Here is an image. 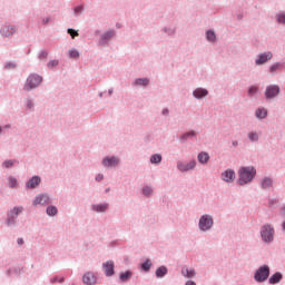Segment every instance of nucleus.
I'll list each match as a JSON object with an SVG mask.
<instances>
[{
    "instance_id": "nucleus-1",
    "label": "nucleus",
    "mask_w": 285,
    "mask_h": 285,
    "mask_svg": "<svg viewBox=\"0 0 285 285\" xmlns=\"http://www.w3.org/2000/svg\"><path fill=\"white\" fill-rule=\"evenodd\" d=\"M255 175H257V169L254 166H244L238 169V186H246V184H250L253 179H255Z\"/></svg>"
},
{
    "instance_id": "nucleus-2",
    "label": "nucleus",
    "mask_w": 285,
    "mask_h": 285,
    "mask_svg": "<svg viewBox=\"0 0 285 285\" xmlns=\"http://www.w3.org/2000/svg\"><path fill=\"white\" fill-rule=\"evenodd\" d=\"M21 213H23V206H14L7 210V217L4 219L7 228H17V219H19Z\"/></svg>"
},
{
    "instance_id": "nucleus-3",
    "label": "nucleus",
    "mask_w": 285,
    "mask_h": 285,
    "mask_svg": "<svg viewBox=\"0 0 285 285\" xmlns=\"http://www.w3.org/2000/svg\"><path fill=\"white\" fill-rule=\"evenodd\" d=\"M43 83V77L39 73H30L23 85L24 92H32Z\"/></svg>"
},
{
    "instance_id": "nucleus-4",
    "label": "nucleus",
    "mask_w": 285,
    "mask_h": 285,
    "mask_svg": "<svg viewBox=\"0 0 285 285\" xmlns=\"http://www.w3.org/2000/svg\"><path fill=\"white\" fill-rule=\"evenodd\" d=\"M215 226V219L210 214H203L198 219V230L200 233H210Z\"/></svg>"
},
{
    "instance_id": "nucleus-5",
    "label": "nucleus",
    "mask_w": 285,
    "mask_h": 285,
    "mask_svg": "<svg viewBox=\"0 0 285 285\" xmlns=\"http://www.w3.org/2000/svg\"><path fill=\"white\" fill-rule=\"evenodd\" d=\"M261 239L264 244H273L275 240V227L271 224H265L261 227Z\"/></svg>"
},
{
    "instance_id": "nucleus-6",
    "label": "nucleus",
    "mask_w": 285,
    "mask_h": 285,
    "mask_svg": "<svg viewBox=\"0 0 285 285\" xmlns=\"http://www.w3.org/2000/svg\"><path fill=\"white\" fill-rule=\"evenodd\" d=\"M271 277V267L268 265L259 266L254 273V279L257 284H264Z\"/></svg>"
},
{
    "instance_id": "nucleus-7",
    "label": "nucleus",
    "mask_w": 285,
    "mask_h": 285,
    "mask_svg": "<svg viewBox=\"0 0 285 285\" xmlns=\"http://www.w3.org/2000/svg\"><path fill=\"white\" fill-rule=\"evenodd\" d=\"M114 37H117V31H115V29H109L105 31L99 36L97 46H99L100 48H106L110 46V41H112Z\"/></svg>"
},
{
    "instance_id": "nucleus-8",
    "label": "nucleus",
    "mask_w": 285,
    "mask_h": 285,
    "mask_svg": "<svg viewBox=\"0 0 285 285\" xmlns=\"http://www.w3.org/2000/svg\"><path fill=\"white\" fill-rule=\"evenodd\" d=\"M279 92H282V88H279V85H268L265 88V99L267 101H271L279 97Z\"/></svg>"
},
{
    "instance_id": "nucleus-9",
    "label": "nucleus",
    "mask_w": 285,
    "mask_h": 285,
    "mask_svg": "<svg viewBox=\"0 0 285 285\" xmlns=\"http://www.w3.org/2000/svg\"><path fill=\"white\" fill-rule=\"evenodd\" d=\"M101 164L104 168H117V166H120L121 164V158L116 155L106 156L102 158Z\"/></svg>"
},
{
    "instance_id": "nucleus-10",
    "label": "nucleus",
    "mask_w": 285,
    "mask_h": 285,
    "mask_svg": "<svg viewBox=\"0 0 285 285\" xmlns=\"http://www.w3.org/2000/svg\"><path fill=\"white\" fill-rule=\"evenodd\" d=\"M18 27L14 24H2L0 27V35L4 39H10V37L14 36V32H17Z\"/></svg>"
},
{
    "instance_id": "nucleus-11",
    "label": "nucleus",
    "mask_w": 285,
    "mask_h": 285,
    "mask_svg": "<svg viewBox=\"0 0 285 285\" xmlns=\"http://www.w3.org/2000/svg\"><path fill=\"white\" fill-rule=\"evenodd\" d=\"M271 59H273V51L261 52L255 59V66H265Z\"/></svg>"
},
{
    "instance_id": "nucleus-12",
    "label": "nucleus",
    "mask_w": 285,
    "mask_h": 285,
    "mask_svg": "<svg viewBox=\"0 0 285 285\" xmlns=\"http://www.w3.org/2000/svg\"><path fill=\"white\" fill-rule=\"evenodd\" d=\"M195 166H197L196 160H190L187 164H184V161L178 160L176 164V168L177 170H179V173H188V170H195Z\"/></svg>"
},
{
    "instance_id": "nucleus-13",
    "label": "nucleus",
    "mask_w": 285,
    "mask_h": 285,
    "mask_svg": "<svg viewBox=\"0 0 285 285\" xmlns=\"http://www.w3.org/2000/svg\"><path fill=\"white\" fill-rule=\"evenodd\" d=\"M39 186H41V176L39 175L32 176L26 183L27 190H35L36 188H39Z\"/></svg>"
},
{
    "instance_id": "nucleus-14",
    "label": "nucleus",
    "mask_w": 285,
    "mask_h": 285,
    "mask_svg": "<svg viewBox=\"0 0 285 285\" xmlns=\"http://www.w3.org/2000/svg\"><path fill=\"white\" fill-rule=\"evenodd\" d=\"M237 175L235 174L234 169H226L220 174L222 181H225V184H233L236 179Z\"/></svg>"
},
{
    "instance_id": "nucleus-15",
    "label": "nucleus",
    "mask_w": 285,
    "mask_h": 285,
    "mask_svg": "<svg viewBox=\"0 0 285 285\" xmlns=\"http://www.w3.org/2000/svg\"><path fill=\"white\" fill-rule=\"evenodd\" d=\"M102 272L105 273V277H112L115 275V261L109 259L102 263Z\"/></svg>"
},
{
    "instance_id": "nucleus-16",
    "label": "nucleus",
    "mask_w": 285,
    "mask_h": 285,
    "mask_svg": "<svg viewBox=\"0 0 285 285\" xmlns=\"http://www.w3.org/2000/svg\"><path fill=\"white\" fill-rule=\"evenodd\" d=\"M283 70H285V61H276L272 63L268 68V72L272 76L279 75V72H282Z\"/></svg>"
},
{
    "instance_id": "nucleus-17",
    "label": "nucleus",
    "mask_w": 285,
    "mask_h": 285,
    "mask_svg": "<svg viewBox=\"0 0 285 285\" xmlns=\"http://www.w3.org/2000/svg\"><path fill=\"white\" fill-rule=\"evenodd\" d=\"M33 206H46V204H50V196L46 193L38 194L33 199Z\"/></svg>"
},
{
    "instance_id": "nucleus-18",
    "label": "nucleus",
    "mask_w": 285,
    "mask_h": 285,
    "mask_svg": "<svg viewBox=\"0 0 285 285\" xmlns=\"http://www.w3.org/2000/svg\"><path fill=\"white\" fill-rule=\"evenodd\" d=\"M82 284L85 285H97V275L95 272L89 271L82 275Z\"/></svg>"
},
{
    "instance_id": "nucleus-19",
    "label": "nucleus",
    "mask_w": 285,
    "mask_h": 285,
    "mask_svg": "<svg viewBox=\"0 0 285 285\" xmlns=\"http://www.w3.org/2000/svg\"><path fill=\"white\" fill-rule=\"evenodd\" d=\"M134 88H148L150 86V79L148 78H136L131 82Z\"/></svg>"
},
{
    "instance_id": "nucleus-20",
    "label": "nucleus",
    "mask_w": 285,
    "mask_h": 285,
    "mask_svg": "<svg viewBox=\"0 0 285 285\" xmlns=\"http://www.w3.org/2000/svg\"><path fill=\"white\" fill-rule=\"evenodd\" d=\"M23 106H24L26 112H35V108L37 106V104L35 102V98L32 97L24 98Z\"/></svg>"
},
{
    "instance_id": "nucleus-21",
    "label": "nucleus",
    "mask_w": 285,
    "mask_h": 285,
    "mask_svg": "<svg viewBox=\"0 0 285 285\" xmlns=\"http://www.w3.org/2000/svg\"><path fill=\"white\" fill-rule=\"evenodd\" d=\"M209 95L208 89L198 87L193 91L194 99H206V96Z\"/></svg>"
},
{
    "instance_id": "nucleus-22",
    "label": "nucleus",
    "mask_w": 285,
    "mask_h": 285,
    "mask_svg": "<svg viewBox=\"0 0 285 285\" xmlns=\"http://www.w3.org/2000/svg\"><path fill=\"white\" fill-rule=\"evenodd\" d=\"M109 206L110 205L108 203L92 204L91 210H92V213H106V210H108Z\"/></svg>"
},
{
    "instance_id": "nucleus-23",
    "label": "nucleus",
    "mask_w": 285,
    "mask_h": 285,
    "mask_svg": "<svg viewBox=\"0 0 285 285\" xmlns=\"http://www.w3.org/2000/svg\"><path fill=\"white\" fill-rule=\"evenodd\" d=\"M282 279H284V275L282 274V272H276L268 278V283L275 285L279 284Z\"/></svg>"
},
{
    "instance_id": "nucleus-24",
    "label": "nucleus",
    "mask_w": 285,
    "mask_h": 285,
    "mask_svg": "<svg viewBox=\"0 0 285 285\" xmlns=\"http://www.w3.org/2000/svg\"><path fill=\"white\" fill-rule=\"evenodd\" d=\"M205 38L208 41V43L217 42V33H215V30H213V29H209L205 32Z\"/></svg>"
},
{
    "instance_id": "nucleus-25",
    "label": "nucleus",
    "mask_w": 285,
    "mask_h": 285,
    "mask_svg": "<svg viewBox=\"0 0 285 285\" xmlns=\"http://www.w3.org/2000/svg\"><path fill=\"white\" fill-rule=\"evenodd\" d=\"M195 137H197V132L195 130L186 131L180 136L179 141H181V144H186L188 139H193Z\"/></svg>"
},
{
    "instance_id": "nucleus-26",
    "label": "nucleus",
    "mask_w": 285,
    "mask_h": 285,
    "mask_svg": "<svg viewBox=\"0 0 285 285\" xmlns=\"http://www.w3.org/2000/svg\"><path fill=\"white\" fill-rule=\"evenodd\" d=\"M155 275H156L157 279H164V276L168 275V267H166L165 265L159 266L156 269Z\"/></svg>"
},
{
    "instance_id": "nucleus-27",
    "label": "nucleus",
    "mask_w": 285,
    "mask_h": 285,
    "mask_svg": "<svg viewBox=\"0 0 285 285\" xmlns=\"http://www.w3.org/2000/svg\"><path fill=\"white\" fill-rule=\"evenodd\" d=\"M181 275H183V277H186L187 279H193V277H195V275H196L195 268L188 269L187 267H183Z\"/></svg>"
},
{
    "instance_id": "nucleus-28",
    "label": "nucleus",
    "mask_w": 285,
    "mask_h": 285,
    "mask_svg": "<svg viewBox=\"0 0 285 285\" xmlns=\"http://www.w3.org/2000/svg\"><path fill=\"white\" fill-rule=\"evenodd\" d=\"M46 214L48 217H57V215H59V208H57L55 205H49L46 208Z\"/></svg>"
},
{
    "instance_id": "nucleus-29",
    "label": "nucleus",
    "mask_w": 285,
    "mask_h": 285,
    "mask_svg": "<svg viewBox=\"0 0 285 285\" xmlns=\"http://www.w3.org/2000/svg\"><path fill=\"white\" fill-rule=\"evenodd\" d=\"M131 277H132V271L130 269H127L126 272H122L119 274V281L122 284H126V282H128Z\"/></svg>"
},
{
    "instance_id": "nucleus-30",
    "label": "nucleus",
    "mask_w": 285,
    "mask_h": 285,
    "mask_svg": "<svg viewBox=\"0 0 285 285\" xmlns=\"http://www.w3.org/2000/svg\"><path fill=\"white\" fill-rule=\"evenodd\" d=\"M14 166H19V160L18 159H6L2 163V168L10 169V168H14Z\"/></svg>"
},
{
    "instance_id": "nucleus-31",
    "label": "nucleus",
    "mask_w": 285,
    "mask_h": 285,
    "mask_svg": "<svg viewBox=\"0 0 285 285\" xmlns=\"http://www.w3.org/2000/svg\"><path fill=\"white\" fill-rule=\"evenodd\" d=\"M255 117L256 119H266V117H268V110L266 108H257Z\"/></svg>"
},
{
    "instance_id": "nucleus-32",
    "label": "nucleus",
    "mask_w": 285,
    "mask_h": 285,
    "mask_svg": "<svg viewBox=\"0 0 285 285\" xmlns=\"http://www.w3.org/2000/svg\"><path fill=\"white\" fill-rule=\"evenodd\" d=\"M247 139H248V141H250V144H257V141H259V132L248 131Z\"/></svg>"
},
{
    "instance_id": "nucleus-33",
    "label": "nucleus",
    "mask_w": 285,
    "mask_h": 285,
    "mask_svg": "<svg viewBox=\"0 0 285 285\" xmlns=\"http://www.w3.org/2000/svg\"><path fill=\"white\" fill-rule=\"evenodd\" d=\"M140 268L144 271V273H150V268H153V261H150V258L145 259L140 264Z\"/></svg>"
},
{
    "instance_id": "nucleus-34",
    "label": "nucleus",
    "mask_w": 285,
    "mask_h": 285,
    "mask_svg": "<svg viewBox=\"0 0 285 285\" xmlns=\"http://www.w3.org/2000/svg\"><path fill=\"white\" fill-rule=\"evenodd\" d=\"M273 186V178L271 177H264L261 181V188H263V190H266V188H271Z\"/></svg>"
},
{
    "instance_id": "nucleus-35",
    "label": "nucleus",
    "mask_w": 285,
    "mask_h": 285,
    "mask_svg": "<svg viewBox=\"0 0 285 285\" xmlns=\"http://www.w3.org/2000/svg\"><path fill=\"white\" fill-rule=\"evenodd\" d=\"M197 159H198L199 164L205 165L207 161L210 160V155H208V153H206V151H200L197 156Z\"/></svg>"
},
{
    "instance_id": "nucleus-36",
    "label": "nucleus",
    "mask_w": 285,
    "mask_h": 285,
    "mask_svg": "<svg viewBox=\"0 0 285 285\" xmlns=\"http://www.w3.org/2000/svg\"><path fill=\"white\" fill-rule=\"evenodd\" d=\"M164 157L161 154H153L149 158L150 164L159 165L163 161Z\"/></svg>"
},
{
    "instance_id": "nucleus-37",
    "label": "nucleus",
    "mask_w": 285,
    "mask_h": 285,
    "mask_svg": "<svg viewBox=\"0 0 285 285\" xmlns=\"http://www.w3.org/2000/svg\"><path fill=\"white\" fill-rule=\"evenodd\" d=\"M50 284H63L66 282L65 276L55 275L49 279Z\"/></svg>"
},
{
    "instance_id": "nucleus-38",
    "label": "nucleus",
    "mask_w": 285,
    "mask_h": 285,
    "mask_svg": "<svg viewBox=\"0 0 285 285\" xmlns=\"http://www.w3.org/2000/svg\"><path fill=\"white\" fill-rule=\"evenodd\" d=\"M86 8H83L82 4H79L77 7L73 8V17H81V14H83Z\"/></svg>"
},
{
    "instance_id": "nucleus-39",
    "label": "nucleus",
    "mask_w": 285,
    "mask_h": 285,
    "mask_svg": "<svg viewBox=\"0 0 285 285\" xmlns=\"http://www.w3.org/2000/svg\"><path fill=\"white\" fill-rule=\"evenodd\" d=\"M257 92H259V87H257V86L248 87V90H247L248 97H255V95H257Z\"/></svg>"
},
{
    "instance_id": "nucleus-40",
    "label": "nucleus",
    "mask_w": 285,
    "mask_h": 285,
    "mask_svg": "<svg viewBox=\"0 0 285 285\" xmlns=\"http://www.w3.org/2000/svg\"><path fill=\"white\" fill-rule=\"evenodd\" d=\"M141 194H142L145 197H151V195H153V187H150V186H145V187H142Z\"/></svg>"
},
{
    "instance_id": "nucleus-41",
    "label": "nucleus",
    "mask_w": 285,
    "mask_h": 285,
    "mask_svg": "<svg viewBox=\"0 0 285 285\" xmlns=\"http://www.w3.org/2000/svg\"><path fill=\"white\" fill-rule=\"evenodd\" d=\"M161 32H165V35H167L168 37H173V35H175V32H177V30L175 28L164 27L161 29Z\"/></svg>"
},
{
    "instance_id": "nucleus-42",
    "label": "nucleus",
    "mask_w": 285,
    "mask_h": 285,
    "mask_svg": "<svg viewBox=\"0 0 285 285\" xmlns=\"http://www.w3.org/2000/svg\"><path fill=\"white\" fill-rule=\"evenodd\" d=\"M276 21L281 26H285V12L276 13Z\"/></svg>"
},
{
    "instance_id": "nucleus-43",
    "label": "nucleus",
    "mask_w": 285,
    "mask_h": 285,
    "mask_svg": "<svg viewBox=\"0 0 285 285\" xmlns=\"http://www.w3.org/2000/svg\"><path fill=\"white\" fill-rule=\"evenodd\" d=\"M8 186L9 188H17V179L14 178V176L8 177Z\"/></svg>"
},
{
    "instance_id": "nucleus-44",
    "label": "nucleus",
    "mask_w": 285,
    "mask_h": 285,
    "mask_svg": "<svg viewBox=\"0 0 285 285\" xmlns=\"http://www.w3.org/2000/svg\"><path fill=\"white\" fill-rule=\"evenodd\" d=\"M57 66H59V60L57 59L49 60L47 62V68H49V70H52V68H57Z\"/></svg>"
},
{
    "instance_id": "nucleus-45",
    "label": "nucleus",
    "mask_w": 285,
    "mask_h": 285,
    "mask_svg": "<svg viewBox=\"0 0 285 285\" xmlns=\"http://www.w3.org/2000/svg\"><path fill=\"white\" fill-rule=\"evenodd\" d=\"M69 59H79V51L77 49H70Z\"/></svg>"
},
{
    "instance_id": "nucleus-46",
    "label": "nucleus",
    "mask_w": 285,
    "mask_h": 285,
    "mask_svg": "<svg viewBox=\"0 0 285 285\" xmlns=\"http://www.w3.org/2000/svg\"><path fill=\"white\" fill-rule=\"evenodd\" d=\"M14 68H17V63L9 61L4 63V70H14Z\"/></svg>"
},
{
    "instance_id": "nucleus-47",
    "label": "nucleus",
    "mask_w": 285,
    "mask_h": 285,
    "mask_svg": "<svg viewBox=\"0 0 285 285\" xmlns=\"http://www.w3.org/2000/svg\"><path fill=\"white\" fill-rule=\"evenodd\" d=\"M67 35H70L71 39H75V37H79V31H77L72 28H69V29H67Z\"/></svg>"
},
{
    "instance_id": "nucleus-48",
    "label": "nucleus",
    "mask_w": 285,
    "mask_h": 285,
    "mask_svg": "<svg viewBox=\"0 0 285 285\" xmlns=\"http://www.w3.org/2000/svg\"><path fill=\"white\" fill-rule=\"evenodd\" d=\"M38 59H48V51L47 50H41L39 53H38Z\"/></svg>"
},
{
    "instance_id": "nucleus-49",
    "label": "nucleus",
    "mask_w": 285,
    "mask_h": 285,
    "mask_svg": "<svg viewBox=\"0 0 285 285\" xmlns=\"http://www.w3.org/2000/svg\"><path fill=\"white\" fill-rule=\"evenodd\" d=\"M161 115H163V117H168V116L170 115V109L164 108V109L161 110Z\"/></svg>"
},
{
    "instance_id": "nucleus-50",
    "label": "nucleus",
    "mask_w": 285,
    "mask_h": 285,
    "mask_svg": "<svg viewBox=\"0 0 285 285\" xmlns=\"http://www.w3.org/2000/svg\"><path fill=\"white\" fill-rule=\"evenodd\" d=\"M50 21H51L50 17L43 18L42 19V26H48V23H50Z\"/></svg>"
},
{
    "instance_id": "nucleus-51",
    "label": "nucleus",
    "mask_w": 285,
    "mask_h": 285,
    "mask_svg": "<svg viewBox=\"0 0 285 285\" xmlns=\"http://www.w3.org/2000/svg\"><path fill=\"white\" fill-rule=\"evenodd\" d=\"M96 181H104V174H98L95 178Z\"/></svg>"
},
{
    "instance_id": "nucleus-52",
    "label": "nucleus",
    "mask_w": 285,
    "mask_h": 285,
    "mask_svg": "<svg viewBox=\"0 0 285 285\" xmlns=\"http://www.w3.org/2000/svg\"><path fill=\"white\" fill-rule=\"evenodd\" d=\"M17 244L18 246H23V244H26V240H23V238H17Z\"/></svg>"
},
{
    "instance_id": "nucleus-53",
    "label": "nucleus",
    "mask_w": 285,
    "mask_h": 285,
    "mask_svg": "<svg viewBox=\"0 0 285 285\" xmlns=\"http://www.w3.org/2000/svg\"><path fill=\"white\" fill-rule=\"evenodd\" d=\"M268 204H269V206H273V204H277V199L271 198V199L268 200Z\"/></svg>"
},
{
    "instance_id": "nucleus-54",
    "label": "nucleus",
    "mask_w": 285,
    "mask_h": 285,
    "mask_svg": "<svg viewBox=\"0 0 285 285\" xmlns=\"http://www.w3.org/2000/svg\"><path fill=\"white\" fill-rule=\"evenodd\" d=\"M232 146L234 148H237V146H239V141H237V140L232 141Z\"/></svg>"
},
{
    "instance_id": "nucleus-55",
    "label": "nucleus",
    "mask_w": 285,
    "mask_h": 285,
    "mask_svg": "<svg viewBox=\"0 0 285 285\" xmlns=\"http://www.w3.org/2000/svg\"><path fill=\"white\" fill-rule=\"evenodd\" d=\"M185 285H197V283H195V281H187Z\"/></svg>"
},
{
    "instance_id": "nucleus-56",
    "label": "nucleus",
    "mask_w": 285,
    "mask_h": 285,
    "mask_svg": "<svg viewBox=\"0 0 285 285\" xmlns=\"http://www.w3.org/2000/svg\"><path fill=\"white\" fill-rule=\"evenodd\" d=\"M13 271H14L16 275H20L21 274V268H19V267H16Z\"/></svg>"
},
{
    "instance_id": "nucleus-57",
    "label": "nucleus",
    "mask_w": 285,
    "mask_h": 285,
    "mask_svg": "<svg viewBox=\"0 0 285 285\" xmlns=\"http://www.w3.org/2000/svg\"><path fill=\"white\" fill-rule=\"evenodd\" d=\"M115 92V89L114 88H110V89H108V95H109V97H112V94Z\"/></svg>"
},
{
    "instance_id": "nucleus-58",
    "label": "nucleus",
    "mask_w": 285,
    "mask_h": 285,
    "mask_svg": "<svg viewBox=\"0 0 285 285\" xmlns=\"http://www.w3.org/2000/svg\"><path fill=\"white\" fill-rule=\"evenodd\" d=\"M282 216L285 217V206L281 209Z\"/></svg>"
},
{
    "instance_id": "nucleus-59",
    "label": "nucleus",
    "mask_w": 285,
    "mask_h": 285,
    "mask_svg": "<svg viewBox=\"0 0 285 285\" xmlns=\"http://www.w3.org/2000/svg\"><path fill=\"white\" fill-rule=\"evenodd\" d=\"M104 95H106V92L105 91H100L99 94H98V97H100V99L104 97Z\"/></svg>"
},
{
    "instance_id": "nucleus-60",
    "label": "nucleus",
    "mask_w": 285,
    "mask_h": 285,
    "mask_svg": "<svg viewBox=\"0 0 285 285\" xmlns=\"http://www.w3.org/2000/svg\"><path fill=\"white\" fill-rule=\"evenodd\" d=\"M10 273H11L10 269H8V271L6 272V274H7L8 276H10Z\"/></svg>"
},
{
    "instance_id": "nucleus-61",
    "label": "nucleus",
    "mask_w": 285,
    "mask_h": 285,
    "mask_svg": "<svg viewBox=\"0 0 285 285\" xmlns=\"http://www.w3.org/2000/svg\"><path fill=\"white\" fill-rule=\"evenodd\" d=\"M238 19H244V14L240 13V14L238 16Z\"/></svg>"
},
{
    "instance_id": "nucleus-62",
    "label": "nucleus",
    "mask_w": 285,
    "mask_h": 285,
    "mask_svg": "<svg viewBox=\"0 0 285 285\" xmlns=\"http://www.w3.org/2000/svg\"><path fill=\"white\" fill-rule=\"evenodd\" d=\"M4 128H6V129H9V128H11V126H10V125H6Z\"/></svg>"
},
{
    "instance_id": "nucleus-63",
    "label": "nucleus",
    "mask_w": 285,
    "mask_h": 285,
    "mask_svg": "<svg viewBox=\"0 0 285 285\" xmlns=\"http://www.w3.org/2000/svg\"><path fill=\"white\" fill-rule=\"evenodd\" d=\"M99 32H101V31H100V30H96V31H95V35H99Z\"/></svg>"
},
{
    "instance_id": "nucleus-64",
    "label": "nucleus",
    "mask_w": 285,
    "mask_h": 285,
    "mask_svg": "<svg viewBox=\"0 0 285 285\" xmlns=\"http://www.w3.org/2000/svg\"><path fill=\"white\" fill-rule=\"evenodd\" d=\"M68 285H76L75 283H69Z\"/></svg>"
}]
</instances>
